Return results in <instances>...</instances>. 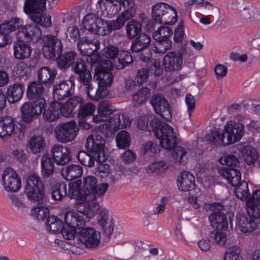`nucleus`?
I'll list each match as a JSON object with an SVG mask.
<instances>
[{
    "mask_svg": "<svg viewBox=\"0 0 260 260\" xmlns=\"http://www.w3.org/2000/svg\"><path fill=\"white\" fill-rule=\"evenodd\" d=\"M244 133V127L242 124L228 121L224 126V130L212 129L206 138L211 142L220 143L223 146H226L239 141Z\"/></svg>",
    "mask_w": 260,
    "mask_h": 260,
    "instance_id": "nucleus-1",
    "label": "nucleus"
},
{
    "mask_svg": "<svg viewBox=\"0 0 260 260\" xmlns=\"http://www.w3.org/2000/svg\"><path fill=\"white\" fill-rule=\"evenodd\" d=\"M116 23L115 20L109 21L92 13L87 14L82 20V25L85 29L101 36H108L112 31L119 30Z\"/></svg>",
    "mask_w": 260,
    "mask_h": 260,
    "instance_id": "nucleus-2",
    "label": "nucleus"
},
{
    "mask_svg": "<svg viewBox=\"0 0 260 260\" xmlns=\"http://www.w3.org/2000/svg\"><path fill=\"white\" fill-rule=\"evenodd\" d=\"M64 219L65 225L63 224L60 232L65 239H74L78 232L76 230H80L85 226L83 215L76 214L70 207L65 209Z\"/></svg>",
    "mask_w": 260,
    "mask_h": 260,
    "instance_id": "nucleus-3",
    "label": "nucleus"
},
{
    "mask_svg": "<svg viewBox=\"0 0 260 260\" xmlns=\"http://www.w3.org/2000/svg\"><path fill=\"white\" fill-rule=\"evenodd\" d=\"M151 17L160 24L173 25L177 20V14L173 7L165 3H158L151 8Z\"/></svg>",
    "mask_w": 260,
    "mask_h": 260,
    "instance_id": "nucleus-4",
    "label": "nucleus"
},
{
    "mask_svg": "<svg viewBox=\"0 0 260 260\" xmlns=\"http://www.w3.org/2000/svg\"><path fill=\"white\" fill-rule=\"evenodd\" d=\"M100 46L99 41H94L86 37L80 39L77 43V47L80 53L87 56V60L93 65L100 61V56L97 52Z\"/></svg>",
    "mask_w": 260,
    "mask_h": 260,
    "instance_id": "nucleus-5",
    "label": "nucleus"
},
{
    "mask_svg": "<svg viewBox=\"0 0 260 260\" xmlns=\"http://www.w3.org/2000/svg\"><path fill=\"white\" fill-rule=\"evenodd\" d=\"M22 120L17 118H13L10 116L0 117V137H10L13 134L22 133L23 135L25 125Z\"/></svg>",
    "mask_w": 260,
    "mask_h": 260,
    "instance_id": "nucleus-6",
    "label": "nucleus"
},
{
    "mask_svg": "<svg viewBox=\"0 0 260 260\" xmlns=\"http://www.w3.org/2000/svg\"><path fill=\"white\" fill-rule=\"evenodd\" d=\"M25 193L29 200L35 202L43 199L44 185L38 175L32 174L27 178L25 187Z\"/></svg>",
    "mask_w": 260,
    "mask_h": 260,
    "instance_id": "nucleus-7",
    "label": "nucleus"
},
{
    "mask_svg": "<svg viewBox=\"0 0 260 260\" xmlns=\"http://www.w3.org/2000/svg\"><path fill=\"white\" fill-rule=\"evenodd\" d=\"M59 29H57L55 35H47L43 37L44 54L49 59H54L62 51V44L60 39L57 37Z\"/></svg>",
    "mask_w": 260,
    "mask_h": 260,
    "instance_id": "nucleus-8",
    "label": "nucleus"
},
{
    "mask_svg": "<svg viewBox=\"0 0 260 260\" xmlns=\"http://www.w3.org/2000/svg\"><path fill=\"white\" fill-rule=\"evenodd\" d=\"M78 131L76 121L71 120L57 125L54 129V134L58 142L65 143L74 140Z\"/></svg>",
    "mask_w": 260,
    "mask_h": 260,
    "instance_id": "nucleus-9",
    "label": "nucleus"
},
{
    "mask_svg": "<svg viewBox=\"0 0 260 260\" xmlns=\"http://www.w3.org/2000/svg\"><path fill=\"white\" fill-rule=\"evenodd\" d=\"M105 141L100 135H92L88 137L85 147L87 150L94 154L96 162H104L107 157L104 152Z\"/></svg>",
    "mask_w": 260,
    "mask_h": 260,
    "instance_id": "nucleus-10",
    "label": "nucleus"
},
{
    "mask_svg": "<svg viewBox=\"0 0 260 260\" xmlns=\"http://www.w3.org/2000/svg\"><path fill=\"white\" fill-rule=\"evenodd\" d=\"M172 34L173 31L170 27L162 26L153 32V38L157 42L154 50L156 53H165L171 48L172 42L170 38Z\"/></svg>",
    "mask_w": 260,
    "mask_h": 260,
    "instance_id": "nucleus-11",
    "label": "nucleus"
},
{
    "mask_svg": "<svg viewBox=\"0 0 260 260\" xmlns=\"http://www.w3.org/2000/svg\"><path fill=\"white\" fill-rule=\"evenodd\" d=\"M81 180H78L69 184V191L67 196L71 199H74L77 205H82L93 202L95 200L94 196L90 193H85L82 189Z\"/></svg>",
    "mask_w": 260,
    "mask_h": 260,
    "instance_id": "nucleus-12",
    "label": "nucleus"
},
{
    "mask_svg": "<svg viewBox=\"0 0 260 260\" xmlns=\"http://www.w3.org/2000/svg\"><path fill=\"white\" fill-rule=\"evenodd\" d=\"M76 237L77 240L87 248H96L100 243V233L91 228L81 229Z\"/></svg>",
    "mask_w": 260,
    "mask_h": 260,
    "instance_id": "nucleus-13",
    "label": "nucleus"
},
{
    "mask_svg": "<svg viewBox=\"0 0 260 260\" xmlns=\"http://www.w3.org/2000/svg\"><path fill=\"white\" fill-rule=\"evenodd\" d=\"M45 106L42 101L41 103L34 101L31 103H25L21 107L22 117L18 119L22 120L23 124L30 123L41 114Z\"/></svg>",
    "mask_w": 260,
    "mask_h": 260,
    "instance_id": "nucleus-14",
    "label": "nucleus"
},
{
    "mask_svg": "<svg viewBox=\"0 0 260 260\" xmlns=\"http://www.w3.org/2000/svg\"><path fill=\"white\" fill-rule=\"evenodd\" d=\"M75 83L71 79L62 80L54 85L53 96L55 100H63L75 93Z\"/></svg>",
    "mask_w": 260,
    "mask_h": 260,
    "instance_id": "nucleus-15",
    "label": "nucleus"
},
{
    "mask_svg": "<svg viewBox=\"0 0 260 260\" xmlns=\"http://www.w3.org/2000/svg\"><path fill=\"white\" fill-rule=\"evenodd\" d=\"M155 136L159 140L160 145L166 149H173L177 145V138L173 128L167 123H164Z\"/></svg>",
    "mask_w": 260,
    "mask_h": 260,
    "instance_id": "nucleus-16",
    "label": "nucleus"
},
{
    "mask_svg": "<svg viewBox=\"0 0 260 260\" xmlns=\"http://www.w3.org/2000/svg\"><path fill=\"white\" fill-rule=\"evenodd\" d=\"M150 103L156 113L166 121L172 119L170 106L165 98L159 94H155L151 98Z\"/></svg>",
    "mask_w": 260,
    "mask_h": 260,
    "instance_id": "nucleus-17",
    "label": "nucleus"
},
{
    "mask_svg": "<svg viewBox=\"0 0 260 260\" xmlns=\"http://www.w3.org/2000/svg\"><path fill=\"white\" fill-rule=\"evenodd\" d=\"M2 184L6 190L16 192L21 187V181L16 171L10 167L6 169L3 173Z\"/></svg>",
    "mask_w": 260,
    "mask_h": 260,
    "instance_id": "nucleus-18",
    "label": "nucleus"
},
{
    "mask_svg": "<svg viewBox=\"0 0 260 260\" xmlns=\"http://www.w3.org/2000/svg\"><path fill=\"white\" fill-rule=\"evenodd\" d=\"M223 206L219 203L213 205V212L209 216L211 225L218 230H226L228 228V220L226 216L221 212Z\"/></svg>",
    "mask_w": 260,
    "mask_h": 260,
    "instance_id": "nucleus-19",
    "label": "nucleus"
},
{
    "mask_svg": "<svg viewBox=\"0 0 260 260\" xmlns=\"http://www.w3.org/2000/svg\"><path fill=\"white\" fill-rule=\"evenodd\" d=\"M50 155L53 162L59 166L66 165L72 158L70 149L59 144L54 145L51 147Z\"/></svg>",
    "mask_w": 260,
    "mask_h": 260,
    "instance_id": "nucleus-20",
    "label": "nucleus"
},
{
    "mask_svg": "<svg viewBox=\"0 0 260 260\" xmlns=\"http://www.w3.org/2000/svg\"><path fill=\"white\" fill-rule=\"evenodd\" d=\"M42 32L40 27L36 24L26 25L19 27L17 38L21 39L27 42H35L41 38Z\"/></svg>",
    "mask_w": 260,
    "mask_h": 260,
    "instance_id": "nucleus-21",
    "label": "nucleus"
},
{
    "mask_svg": "<svg viewBox=\"0 0 260 260\" xmlns=\"http://www.w3.org/2000/svg\"><path fill=\"white\" fill-rule=\"evenodd\" d=\"M108 188V183L98 184L97 179L92 176H88L83 178V190L85 193L93 194L95 199L96 196H103Z\"/></svg>",
    "mask_w": 260,
    "mask_h": 260,
    "instance_id": "nucleus-22",
    "label": "nucleus"
},
{
    "mask_svg": "<svg viewBox=\"0 0 260 260\" xmlns=\"http://www.w3.org/2000/svg\"><path fill=\"white\" fill-rule=\"evenodd\" d=\"M131 124L132 120L124 114H115L109 118V121L105 124V126L111 134H114L119 129L126 128Z\"/></svg>",
    "mask_w": 260,
    "mask_h": 260,
    "instance_id": "nucleus-23",
    "label": "nucleus"
},
{
    "mask_svg": "<svg viewBox=\"0 0 260 260\" xmlns=\"http://www.w3.org/2000/svg\"><path fill=\"white\" fill-rule=\"evenodd\" d=\"M41 82L36 80L28 83L26 89V95L29 100L41 102L43 104H46V100L44 98L45 89Z\"/></svg>",
    "mask_w": 260,
    "mask_h": 260,
    "instance_id": "nucleus-24",
    "label": "nucleus"
},
{
    "mask_svg": "<svg viewBox=\"0 0 260 260\" xmlns=\"http://www.w3.org/2000/svg\"><path fill=\"white\" fill-rule=\"evenodd\" d=\"M257 227V223L248 214L239 213L236 217V228L243 233H250Z\"/></svg>",
    "mask_w": 260,
    "mask_h": 260,
    "instance_id": "nucleus-25",
    "label": "nucleus"
},
{
    "mask_svg": "<svg viewBox=\"0 0 260 260\" xmlns=\"http://www.w3.org/2000/svg\"><path fill=\"white\" fill-rule=\"evenodd\" d=\"M163 61L164 69L166 72L178 71L181 69L183 63V54L181 52H169L165 56Z\"/></svg>",
    "mask_w": 260,
    "mask_h": 260,
    "instance_id": "nucleus-26",
    "label": "nucleus"
},
{
    "mask_svg": "<svg viewBox=\"0 0 260 260\" xmlns=\"http://www.w3.org/2000/svg\"><path fill=\"white\" fill-rule=\"evenodd\" d=\"M97 220L99 225L103 231L104 235L109 238L114 230V223L112 218L108 215L107 210L102 209L99 211Z\"/></svg>",
    "mask_w": 260,
    "mask_h": 260,
    "instance_id": "nucleus-27",
    "label": "nucleus"
},
{
    "mask_svg": "<svg viewBox=\"0 0 260 260\" xmlns=\"http://www.w3.org/2000/svg\"><path fill=\"white\" fill-rule=\"evenodd\" d=\"M27 42L19 38L14 42V56L17 59L24 60L30 57L32 49Z\"/></svg>",
    "mask_w": 260,
    "mask_h": 260,
    "instance_id": "nucleus-28",
    "label": "nucleus"
},
{
    "mask_svg": "<svg viewBox=\"0 0 260 260\" xmlns=\"http://www.w3.org/2000/svg\"><path fill=\"white\" fill-rule=\"evenodd\" d=\"M56 75V70L50 67H43L37 72V81L46 86L50 87L53 84Z\"/></svg>",
    "mask_w": 260,
    "mask_h": 260,
    "instance_id": "nucleus-29",
    "label": "nucleus"
},
{
    "mask_svg": "<svg viewBox=\"0 0 260 260\" xmlns=\"http://www.w3.org/2000/svg\"><path fill=\"white\" fill-rule=\"evenodd\" d=\"M121 4L117 0H103L101 4L102 16L112 18L121 10Z\"/></svg>",
    "mask_w": 260,
    "mask_h": 260,
    "instance_id": "nucleus-30",
    "label": "nucleus"
},
{
    "mask_svg": "<svg viewBox=\"0 0 260 260\" xmlns=\"http://www.w3.org/2000/svg\"><path fill=\"white\" fill-rule=\"evenodd\" d=\"M177 185L179 189L183 191L193 189L195 186L194 176L188 171L181 172L177 179Z\"/></svg>",
    "mask_w": 260,
    "mask_h": 260,
    "instance_id": "nucleus-31",
    "label": "nucleus"
},
{
    "mask_svg": "<svg viewBox=\"0 0 260 260\" xmlns=\"http://www.w3.org/2000/svg\"><path fill=\"white\" fill-rule=\"evenodd\" d=\"M220 176L225 178L229 183L233 186H236L241 181V173L238 169L232 167H221L218 170Z\"/></svg>",
    "mask_w": 260,
    "mask_h": 260,
    "instance_id": "nucleus-32",
    "label": "nucleus"
},
{
    "mask_svg": "<svg viewBox=\"0 0 260 260\" xmlns=\"http://www.w3.org/2000/svg\"><path fill=\"white\" fill-rule=\"evenodd\" d=\"M56 64L57 68L61 70H66L73 66L77 58V54L73 51L64 52L57 56Z\"/></svg>",
    "mask_w": 260,
    "mask_h": 260,
    "instance_id": "nucleus-33",
    "label": "nucleus"
},
{
    "mask_svg": "<svg viewBox=\"0 0 260 260\" xmlns=\"http://www.w3.org/2000/svg\"><path fill=\"white\" fill-rule=\"evenodd\" d=\"M82 99L79 96H74L69 99L64 104L61 105L59 103V113L64 117H72L73 110L75 108L82 103Z\"/></svg>",
    "mask_w": 260,
    "mask_h": 260,
    "instance_id": "nucleus-34",
    "label": "nucleus"
},
{
    "mask_svg": "<svg viewBox=\"0 0 260 260\" xmlns=\"http://www.w3.org/2000/svg\"><path fill=\"white\" fill-rule=\"evenodd\" d=\"M24 91V85L17 83L10 85L7 88V95L8 101L11 103L19 101L22 98Z\"/></svg>",
    "mask_w": 260,
    "mask_h": 260,
    "instance_id": "nucleus-35",
    "label": "nucleus"
},
{
    "mask_svg": "<svg viewBox=\"0 0 260 260\" xmlns=\"http://www.w3.org/2000/svg\"><path fill=\"white\" fill-rule=\"evenodd\" d=\"M94 78L98 81V84L100 87L106 88L111 85L114 76L109 70L101 68L95 71Z\"/></svg>",
    "mask_w": 260,
    "mask_h": 260,
    "instance_id": "nucleus-36",
    "label": "nucleus"
},
{
    "mask_svg": "<svg viewBox=\"0 0 260 260\" xmlns=\"http://www.w3.org/2000/svg\"><path fill=\"white\" fill-rule=\"evenodd\" d=\"M61 175L68 181L80 177L83 174V168L78 165H70L61 170Z\"/></svg>",
    "mask_w": 260,
    "mask_h": 260,
    "instance_id": "nucleus-37",
    "label": "nucleus"
},
{
    "mask_svg": "<svg viewBox=\"0 0 260 260\" xmlns=\"http://www.w3.org/2000/svg\"><path fill=\"white\" fill-rule=\"evenodd\" d=\"M84 91L87 96L92 100L98 101L106 97L108 94V90L106 88L100 87H94L92 83H90L84 87Z\"/></svg>",
    "mask_w": 260,
    "mask_h": 260,
    "instance_id": "nucleus-38",
    "label": "nucleus"
},
{
    "mask_svg": "<svg viewBox=\"0 0 260 260\" xmlns=\"http://www.w3.org/2000/svg\"><path fill=\"white\" fill-rule=\"evenodd\" d=\"M151 37L147 34L142 33L132 41L131 50L133 52H138L147 48L150 45Z\"/></svg>",
    "mask_w": 260,
    "mask_h": 260,
    "instance_id": "nucleus-39",
    "label": "nucleus"
},
{
    "mask_svg": "<svg viewBox=\"0 0 260 260\" xmlns=\"http://www.w3.org/2000/svg\"><path fill=\"white\" fill-rule=\"evenodd\" d=\"M46 7V0H25L24 10L30 15L42 12Z\"/></svg>",
    "mask_w": 260,
    "mask_h": 260,
    "instance_id": "nucleus-40",
    "label": "nucleus"
},
{
    "mask_svg": "<svg viewBox=\"0 0 260 260\" xmlns=\"http://www.w3.org/2000/svg\"><path fill=\"white\" fill-rule=\"evenodd\" d=\"M22 25L23 21L21 19L13 18L0 24V32L5 36H9L10 32L19 29Z\"/></svg>",
    "mask_w": 260,
    "mask_h": 260,
    "instance_id": "nucleus-41",
    "label": "nucleus"
},
{
    "mask_svg": "<svg viewBox=\"0 0 260 260\" xmlns=\"http://www.w3.org/2000/svg\"><path fill=\"white\" fill-rule=\"evenodd\" d=\"M115 109L114 107L108 104H103L98 107V114L92 116V120L95 122H100L107 120L108 116L112 114Z\"/></svg>",
    "mask_w": 260,
    "mask_h": 260,
    "instance_id": "nucleus-42",
    "label": "nucleus"
},
{
    "mask_svg": "<svg viewBox=\"0 0 260 260\" xmlns=\"http://www.w3.org/2000/svg\"><path fill=\"white\" fill-rule=\"evenodd\" d=\"M41 175L43 178H48L52 176L55 171L53 161L47 155H43L41 160Z\"/></svg>",
    "mask_w": 260,
    "mask_h": 260,
    "instance_id": "nucleus-43",
    "label": "nucleus"
},
{
    "mask_svg": "<svg viewBox=\"0 0 260 260\" xmlns=\"http://www.w3.org/2000/svg\"><path fill=\"white\" fill-rule=\"evenodd\" d=\"M126 10L124 11L120 15L118 16L115 20L116 24L119 29H120L124 25L125 23L128 20L132 18L136 14V6L132 4L129 6Z\"/></svg>",
    "mask_w": 260,
    "mask_h": 260,
    "instance_id": "nucleus-44",
    "label": "nucleus"
},
{
    "mask_svg": "<svg viewBox=\"0 0 260 260\" xmlns=\"http://www.w3.org/2000/svg\"><path fill=\"white\" fill-rule=\"evenodd\" d=\"M59 107V102L55 101L52 103L47 109L44 108L43 116L44 119L50 122L57 119L60 114Z\"/></svg>",
    "mask_w": 260,
    "mask_h": 260,
    "instance_id": "nucleus-45",
    "label": "nucleus"
},
{
    "mask_svg": "<svg viewBox=\"0 0 260 260\" xmlns=\"http://www.w3.org/2000/svg\"><path fill=\"white\" fill-rule=\"evenodd\" d=\"M45 146V141L44 139L40 136H34L29 141L30 150L34 154H37L43 151Z\"/></svg>",
    "mask_w": 260,
    "mask_h": 260,
    "instance_id": "nucleus-46",
    "label": "nucleus"
},
{
    "mask_svg": "<svg viewBox=\"0 0 260 260\" xmlns=\"http://www.w3.org/2000/svg\"><path fill=\"white\" fill-rule=\"evenodd\" d=\"M51 197L54 201H61L67 194V185L64 182L56 183L51 188Z\"/></svg>",
    "mask_w": 260,
    "mask_h": 260,
    "instance_id": "nucleus-47",
    "label": "nucleus"
},
{
    "mask_svg": "<svg viewBox=\"0 0 260 260\" xmlns=\"http://www.w3.org/2000/svg\"><path fill=\"white\" fill-rule=\"evenodd\" d=\"M142 30V24L136 20L129 21L126 25V34L128 39H133L137 36Z\"/></svg>",
    "mask_w": 260,
    "mask_h": 260,
    "instance_id": "nucleus-48",
    "label": "nucleus"
},
{
    "mask_svg": "<svg viewBox=\"0 0 260 260\" xmlns=\"http://www.w3.org/2000/svg\"><path fill=\"white\" fill-rule=\"evenodd\" d=\"M242 156L246 164L251 165L254 163L258 158L257 150L251 146H246L240 150Z\"/></svg>",
    "mask_w": 260,
    "mask_h": 260,
    "instance_id": "nucleus-49",
    "label": "nucleus"
},
{
    "mask_svg": "<svg viewBox=\"0 0 260 260\" xmlns=\"http://www.w3.org/2000/svg\"><path fill=\"white\" fill-rule=\"evenodd\" d=\"M150 95L149 89L143 87L133 95L132 103L135 107H139L144 104Z\"/></svg>",
    "mask_w": 260,
    "mask_h": 260,
    "instance_id": "nucleus-50",
    "label": "nucleus"
},
{
    "mask_svg": "<svg viewBox=\"0 0 260 260\" xmlns=\"http://www.w3.org/2000/svg\"><path fill=\"white\" fill-rule=\"evenodd\" d=\"M100 204L98 203H92L88 204L84 208L83 212L78 211L76 214L78 215H83L84 220V224L85 225V222L87 219H89L93 217L100 209Z\"/></svg>",
    "mask_w": 260,
    "mask_h": 260,
    "instance_id": "nucleus-51",
    "label": "nucleus"
},
{
    "mask_svg": "<svg viewBox=\"0 0 260 260\" xmlns=\"http://www.w3.org/2000/svg\"><path fill=\"white\" fill-rule=\"evenodd\" d=\"M46 224L47 230L53 233L60 232L63 225V222L54 216H48Z\"/></svg>",
    "mask_w": 260,
    "mask_h": 260,
    "instance_id": "nucleus-52",
    "label": "nucleus"
},
{
    "mask_svg": "<svg viewBox=\"0 0 260 260\" xmlns=\"http://www.w3.org/2000/svg\"><path fill=\"white\" fill-rule=\"evenodd\" d=\"M235 194L238 199L242 201H246L250 197L248 183L245 181H241L236 186H234Z\"/></svg>",
    "mask_w": 260,
    "mask_h": 260,
    "instance_id": "nucleus-53",
    "label": "nucleus"
},
{
    "mask_svg": "<svg viewBox=\"0 0 260 260\" xmlns=\"http://www.w3.org/2000/svg\"><path fill=\"white\" fill-rule=\"evenodd\" d=\"M116 145L120 149H126L130 146L131 136L128 132L121 131L116 136Z\"/></svg>",
    "mask_w": 260,
    "mask_h": 260,
    "instance_id": "nucleus-54",
    "label": "nucleus"
},
{
    "mask_svg": "<svg viewBox=\"0 0 260 260\" xmlns=\"http://www.w3.org/2000/svg\"><path fill=\"white\" fill-rule=\"evenodd\" d=\"M133 61L131 54L126 51H121L118 55V63L115 64L116 68L118 70L123 69L131 64Z\"/></svg>",
    "mask_w": 260,
    "mask_h": 260,
    "instance_id": "nucleus-55",
    "label": "nucleus"
},
{
    "mask_svg": "<svg viewBox=\"0 0 260 260\" xmlns=\"http://www.w3.org/2000/svg\"><path fill=\"white\" fill-rule=\"evenodd\" d=\"M200 8L202 15H206L210 16L213 15L219 16L220 15L219 9L208 2H203L200 5Z\"/></svg>",
    "mask_w": 260,
    "mask_h": 260,
    "instance_id": "nucleus-56",
    "label": "nucleus"
},
{
    "mask_svg": "<svg viewBox=\"0 0 260 260\" xmlns=\"http://www.w3.org/2000/svg\"><path fill=\"white\" fill-rule=\"evenodd\" d=\"M168 165L162 161H154L149 165L146 170L148 174H159L168 169Z\"/></svg>",
    "mask_w": 260,
    "mask_h": 260,
    "instance_id": "nucleus-57",
    "label": "nucleus"
},
{
    "mask_svg": "<svg viewBox=\"0 0 260 260\" xmlns=\"http://www.w3.org/2000/svg\"><path fill=\"white\" fill-rule=\"evenodd\" d=\"M220 162L223 165L236 167L239 164V154L236 151L230 154H225L220 158Z\"/></svg>",
    "mask_w": 260,
    "mask_h": 260,
    "instance_id": "nucleus-58",
    "label": "nucleus"
},
{
    "mask_svg": "<svg viewBox=\"0 0 260 260\" xmlns=\"http://www.w3.org/2000/svg\"><path fill=\"white\" fill-rule=\"evenodd\" d=\"M77 158L82 165L88 167H93L96 160L94 155L92 156L85 151H79L77 154Z\"/></svg>",
    "mask_w": 260,
    "mask_h": 260,
    "instance_id": "nucleus-59",
    "label": "nucleus"
},
{
    "mask_svg": "<svg viewBox=\"0 0 260 260\" xmlns=\"http://www.w3.org/2000/svg\"><path fill=\"white\" fill-rule=\"evenodd\" d=\"M31 20L36 24L44 27H49L51 24V17L43 15L41 12L30 15Z\"/></svg>",
    "mask_w": 260,
    "mask_h": 260,
    "instance_id": "nucleus-60",
    "label": "nucleus"
},
{
    "mask_svg": "<svg viewBox=\"0 0 260 260\" xmlns=\"http://www.w3.org/2000/svg\"><path fill=\"white\" fill-rule=\"evenodd\" d=\"M79 105L78 117L80 119H84L92 115L95 110V106L91 103H87L82 106L81 104Z\"/></svg>",
    "mask_w": 260,
    "mask_h": 260,
    "instance_id": "nucleus-61",
    "label": "nucleus"
},
{
    "mask_svg": "<svg viewBox=\"0 0 260 260\" xmlns=\"http://www.w3.org/2000/svg\"><path fill=\"white\" fill-rule=\"evenodd\" d=\"M172 156L177 161L185 165L187 160V152L181 147H176L172 151Z\"/></svg>",
    "mask_w": 260,
    "mask_h": 260,
    "instance_id": "nucleus-62",
    "label": "nucleus"
},
{
    "mask_svg": "<svg viewBox=\"0 0 260 260\" xmlns=\"http://www.w3.org/2000/svg\"><path fill=\"white\" fill-rule=\"evenodd\" d=\"M240 253L241 250L238 246H232L225 253L223 260H243Z\"/></svg>",
    "mask_w": 260,
    "mask_h": 260,
    "instance_id": "nucleus-63",
    "label": "nucleus"
},
{
    "mask_svg": "<svg viewBox=\"0 0 260 260\" xmlns=\"http://www.w3.org/2000/svg\"><path fill=\"white\" fill-rule=\"evenodd\" d=\"M246 214H248L253 219L260 217V204L253 203L252 201H246Z\"/></svg>",
    "mask_w": 260,
    "mask_h": 260,
    "instance_id": "nucleus-64",
    "label": "nucleus"
}]
</instances>
